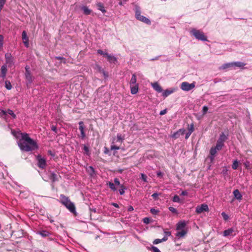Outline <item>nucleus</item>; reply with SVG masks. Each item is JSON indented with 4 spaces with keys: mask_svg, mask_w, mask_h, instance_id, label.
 <instances>
[{
    "mask_svg": "<svg viewBox=\"0 0 252 252\" xmlns=\"http://www.w3.org/2000/svg\"><path fill=\"white\" fill-rule=\"evenodd\" d=\"M18 145L21 150L26 152L33 151L38 148L36 142L30 138L27 133L22 134V140L20 141Z\"/></svg>",
    "mask_w": 252,
    "mask_h": 252,
    "instance_id": "obj_1",
    "label": "nucleus"
},
{
    "mask_svg": "<svg viewBox=\"0 0 252 252\" xmlns=\"http://www.w3.org/2000/svg\"><path fill=\"white\" fill-rule=\"evenodd\" d=\"M186 223L185 221H180L177 224L176 226L177 233H176V236L178 238H183L187 233V229L186 228Z\"/></svg>",
    "mask_w": 252,
    "mask_h": 252,
    "instance_id": "obj_2",
    "label": "nucleus"
},
{
    "mask_svg": "<svg viewBox=\"0 0 252 252\" xmlns=\"http://www.w3.org/2000/svg\"><path fill=\"white\" fill-rule=\"evenodd\" d=\"M61 202L64 205L70 212L72 213H75V207L74 204L70 201L68 197L63 194L60 195Z\"/></svg>",
    "mask_w": 252,
    "mask_h": 252,
    "instance_id": "obj_3",
    "label": "nucleus"
},
{
    "mask_svg": "<svg viewBox=\"0 0 252 252\" xmlns=\"http://www.w3.org/2000/svg\"><path fill=\"white\" fill-rule=\"evenodd\" d=\"M135 17L137 20L147 24L150 25L151 24V21L148 18L141 15L139 7H136L135 8Z\"/></svg>",
    "mask_w": 252,
    "mask_h": 252,
    "instance_id": "obj_4",
    "label": "nucleus"
},
{
    "mask_svg": "<svg viewBox=\"0 0 252 252\" xmlns=\"http://www.w3.org/2000/svg\"><path fill=\"white\" fill-rule=\"evenodd\" d=\"M191 32L197 39L202 41L207 40V37L205 36L203 32L193 29L191 31Z\"/></svg>",
    "mask_w": 252,
    "mask_h": 252,
    "instance_id": "obj_5",
    "label": "nucleus"
},
{
    "mask_svg": "<svg viewBox=\"0 0 252 252\" xmlns=\"http://www.w3.org/2000/svg\"><path fill=\"white\" fill-rule=\"evenodd\" d=\"M195 82L191 84L187 82H183L181 85V89L184 91H189L195 87Z\"/></svg>",
    "mask_w": 252,
    "mask_h": 252,
    "instance_id": "obj_6",
    "label": "nucleus"
},
{
    "mask_svg": "<svg viewBox=\"0 0 252 252\" xmlns=\"http://www.w3.org/2000/svg\"><path fill=\"white\" fill-rule=\"evenodd\" d=\"M36 159L38 161V166L42 169L45 168L46 166V161L45 158H42L40 155H38Z\"/></svg>",
    "mask_w": 252,
    "mask_h": 252,
    "instance_id": "obj_7",
    "label": "nucleus"
},
{
    "mask_svg": "<svg viewBox=\"0 0 252 252\" xmlns=\"http://www.w3.org/2000/svg\"><path fill=\"white\" fill-rule=\"evenodd\" d=\"M195 211L197 214H201L203 212H208L209 208L207 204H202L200 206H198L196 207Z\"/></svg>",
    "mask_w": 252,
    "mask_h": 252,
    "instance_id": "obj_8",
    "label": "nucleus"
},
{
    "mask_svg": "<svg viewBox=\"0 0 252 252\" xmlns=\"http://www.w3.org/2000/svg\"><path fill=\"white\" fill-rule=\"evenodd\" d=\"M7 114L11 116V117L13 119H15L16 118V115L10 109H8L7 110H1V111L0 112L1 116L5 120L6 119V117Z\"/></svg>",
    "mask_w": 252,
    "mask_h": 252,
    "instance_id": "obj_9",
    "label": "nucleus"
},
{
    "mask_svg": "<svg viewBox=\"0 0 252 252\" xmlns=\"http://www.w3.org/2000/svg\"><path fill=\"white\" fill-rule=\"evenodd\" d=\"M186 130L184 128L180 129L179 130L175 132L172 135L171 137L173 139L178 138L180 135H183L185 134Z\"/></svg>",
    "mask_w": 252,
    "mask_h": 252,
    "instance_id": "obj_10",
    "label": "nucleus"
},
{
    "mask_svg": "<svg viewBox=\"0 0 252 252\" xmlns=\"http://www.w3.org/2000/svg\"><path fill=\"white\" fill-rule=\"evenodd\" d=\"M22 38L23 40V43L26 47H28L29 46V38L27 36L26 32L24 31L22 33Z\"/></svg>",
    "mask_w": 252,
    "mask_h": 252,
    "instance_id": "obj_11",
    "label": "nucleus"
},
{
    "mask_svg": "<svg viewBox=\"0 0 252 252\" xmlns=\"http://www.w3.org/2000/svg\"><path fill=\"white\" fill-rule=\"evenodd\" d=\"M235 235L234 229L233 228H229L223 231V236L224 237L234 236Z\"/></svg>",
    "mask_w": 252,
    "mask_h": 252,
    "instance_id": "obj_12",
    "label": "nucleus"
},
{
    "mask_svg": "<svg viewBox=\"0 0 252 252\" xmlns=\"http://www.w3.org/2000/svg\"><path fill=\"white\" fill-rule=\"evenodd\" d=\"M5 57L6 63L9 66H10L13 64V59L12 56L10 54L7 53L5 54Z\"/></svg>",
    "mask_w": 252,
    "mask_h": 252,
    "instance_id": "obj_13",
    "label": "nucleus"
},
{
    "mask_svg": "<svg viewBox=\"0 0 252 252\" xmlns=\"http://www.w3.org/2000/svg\"><path fill=\"white\" fill-rule=\"evenodd\" d=\"M79 129L81 132V137L82 139H84L85 136V133L84 132V123L83 122L81 121L79 123Z\"/></svg>",
    "mask_w": 252,
    "mask_h": 252,
    "instance_id": "obj_14",
    "label": "nucleus"
},
{
    "mask_svg": "<svg viewBox=\"0 0 252 252\" xmlns=\"http://www.w3.org/2000/svg\"><path fill=\"white\" fill-rule=\"evenodd\" d=\"M25 76L27 85H29V84H31L33 80V77L32 75L31 72H25Z\"/></svg>",
    "mask_w": 252,
    "mask_h": 252,
    "instance_id": "obj_15",
    "label": "nucleus"
},
{
    "mask_svg": "<svg viewBox=\"0 0 252 252\" xmlns=\"http://www.w3.org/2000/svg\"><path fill=\"white\" fill-rule=\"evenodd\" d=\"M105 57L107 58V60L111 63H115L117 62V59L115 57L105 53Z\"/></svg>",
    "mask_w": 252,
    "mask_h": 252,
    "instance_id": "obj_16",
    "label": "nucleus"
},
{
    "mask_svg": "<svg viewBox=\"0 0 252 252\" xmlns=\"http://www.w3.org/2000/svg\"><path fill=\"white\" fill-rule=\"evenodd\" d=\"M80 8L85 15H89L92 12V10L86 6H81Z\"/></svg>",
    "mask_w": 252,
    "mask_h": 252,
    "instance_id": "obj_17",
    "label": "nucleus"
},
{
    "mask_svg": "<svg viewBox=\"0 0 252 252\" xmlns=\"http://www.w3.org/2000/svg\"><path fill=\"white\" fill-rule=\"evenodd\" d=\"M38 234L40 235L43 237H46L51 235V233L48 231L42 230L37 232Z\"/></svg>",
    "mask_w": 252,
    "mask_h": 252,
    "instance_id": "obj_18",
    "label": "nucleus"
},
{
    "mask_svg": "<svg viewBox=\"0 0 252 252\" xmlns=\"http://www.w3.org/2000/svg\"><path fill=\"white\" fill-rule=\"evenodd\" d=\"M130 92L132 94H136L138 91V85L130 86Z\"/></svg>",
    "mask_w": 252,
    "mask_h": 252,
    "instance_id": "obj_19",
    "label": "nucleus"
},
{
    "mask_svg": "<svg viewBox=\"0 0 252 252\" xmlns=\"http://www.w3.org/2000/svg\"><path fill=\"white\" fill-rule=\"evenodd\" d=\"M153 88L158 92L160 93L162 91V89L158 83H154L152 84Z\"/></svg>",
    "mask_w": 252,
    "mask_h": 252,
    "instance_id": "obj_20",
    "label": "nucleus"
},
{
    "mask_svg": "<svg viewBox=\"0 0 252 252\" xmlns=\"http://www.w3.org/2000/svg\"><path fill=\"white\" fill-rule=\"evenodd\" d=\"M233 194L237 199L239 200L242 199V196L238 189L234 190L233 191Z\"/></svg>",
    "mask_w": 252,
    "mask_h": 252,
    "instance_id": "obj_21",
    "label": "nucleus"
},
{
    "mask_svg": "<svg viewBox=\"0 0 252 252\" xmlns=\"http://www.w3.org/2000/svg\"><path fill=\"white\" fill-rule=\"evenodd\" d=\"M1 76L2 78L3 79L5 78L6 76V74L7 72V68L6 65H3L1 67Z\"/></svg>",
    "mask_w": 252,
    "mask_h": 252,
    "instance_id": "obj_22",
    "label": "nucleus"
},
{
    "mask_svg": "<svg viewBox=\"0 0 252 252\" xmlns=\"http://www.w3.org/2000/svg\"><path fill=\"white\" fill-rule=\"evenodd\" d=\"M168 239V238L166 236H164V237L162 239H156L153 241V244L157 245L160 243H161L162 242H165L167 241Z\"/></svg>",
    "mask_w": 252,
    "mask_h": 252,
    "instance_id": "obj_23",
    "label": "nucleus"
},
{
    "mask_svg": "<svg viewBox=\"0 0 252 252\" xmlns=\"http://www.w3.org/2000/svg\"><path fill=\"white\" fill-rule=\"evenodd\" d=\"M96 5L98 9L101 11L102 13H105L106 12L104 7L103 4L102 3L99 2L97 3Z\"/></svg>",
    "mask_w": 252,
    "mask_h": 252,
    "instance_id": "obj_24",
    "label": "nucleus"
},
{
    "mask_svg": "<svg viewBox=\"0 0 252 252\" xmlns=\"http://www.w3.org/2000/svg\"><path fill=\"white\" fill-rule=\"evenodd\" d=\"M129 84H130V86L138 85L137 84H136V77L134 74H132V77L130 79Z\"/></svg>",
    "mask_w": 252,
    "mask_h": 252,
    "instance_id": "obj_25",
    "label": "nucleus"
},
{
    "mask_svg": "<svg viewBox=\"0 0 252 252\" xmlns=\"http://www.w3.org/2000/svg\"><path fill=\"white\" fill-rule=\"evenodd\" d=\"M227 139V136L223 133H222L220 135V136L219 138V139L218 140V141H219V142H221L222 143H224V142Z\"/></svg>",
    "mask_w": 252,
    "mask_h": 252,
    "instance_id": "obj_26",
    "label": "nucleus"
},
{
    "mask_svg": "<svg viewBox=\"0 0 252 252\" xmlns=\"http://www.w3.org/2000/svg\"><path fill=\"white\" fill-rule=\"evenodd\" d=\"M233 64V66H237L239 67H243L245 65V64L242 62H233L232 63Z\"/></svg>",
    "mask_w": 252,
    "mask_h": 252,
    "instance_id": "obj_27",
    "label": "nucleus"
},
{
    "mask_svg": "<svg viewBox=\"0 0 252 252\" xmlns=\"http://www.w3.org/2000/svg\"><path fill=\"white\" fill-rule=\"evenodd\" d=\"M217 151H218V150H217V149L216 148H215V147L211 148L210 153V155L212 156V157L211 158L212 160L214 158L213 157L215 155Z\"/></svg>",
    "mask_w": 252,
    "mask_h": 252,
    "instance_id": "obj_28",
    "label": "nucleus"
},
{
    "mask_svg": "<svg viewBox=\"0 0 252 252\" xmlns=\"http://www.w3.org/2000/svg\"><path fill=\"white\" fill-rule=\"evenodd\" d=\"M223 145V143L220 142L219 141H217L216 146L215 147L216 148L218 151H219L221 149Z\"/></svg>",
    "mask_w": 252,
    "mask_h": 252,
    "instance_id": "obj_29",
    "label": "nucleus"
},
{
    "mask_svg": "<svg viewBox=\"0 0 252 252\" xmlns=\"http://www.w3.org/2000/svg\"><path fill=\"white\" fill-rule=\"evenodd\" d=\"M49 179L52 181V182H55L57 180V175L54 173H51L49 176Z\"/></svg>",
    "mask_w": 252,
    "mask_h": 252,
    "instance_id": "obj_30",
    "label": "nucleus"
},
{
    "mask_svg": "<svg viewBox=\"0 0 252 252\" xmlns=\"http://www.w3.org/2000/svg\"><path fill=\"white\" fill-rule=\"evenodd\" d=\"M107 185H109L110 188L113 191H116L117 189L115 187V185L112 182H109L107 183Z\"/></svg>",
    "mask_w": 252,
    "mask_h": 252,
    "instance_id": "obj_31",
    "label": "nucleus"
},
{
    "mask_svg": "<svg viewBox=\"0 0 252 252\" xmlns=\"http://www.w3.org/2000/svg\"><path fill=\"white\" fill-rule=\"evenodd\" d=\"M233 67V64L232 63H225V64H223L221 66V67H220V68L226 69L227 68H229V67Z\"/></svg>",
    "mask_w": 252,
    "mask_h": 252,
    "instance_id": "obj_32",
    "label": "nucleus"
},
{
    "mask_svg": "<svg viewBox=\"0 0 252 252\" xmlns=\"http://www.w3.org/2000/svg\"><path fill=\"white\" fill-rule=\"evenodd\" d=\"M148 250L152 251L153 252H161L158 248L155 246H152L151 248H148Z\"/></svg>",
    "mask_w": 252,
    "mask_h": 252,
    "instance_id": "obj_33",
    "label": "nucleus"
},
{
    "mask_svg": "<svg viewBox=\"0 0 252 252\" xmlns=\"http://www.w3.org/2000/svg\"><path fill=\"white\" fill-rule=\"evenodd\" d=\"M5 87L7 90H11L12 88V86L11 83L8 81H6L5 82Z\"/></svg>",
    "mask_w": 252,
    "mask_h": 252,
    "instance_id": "obj_34",
    "label": "nucleus"
},
{
    "mask_svg": "<svg viewBox=\"0 0 252 252\" xmlns=\"http://www.w3.org/2000/svg\"><path fill=\"white\" fill-rule=\"evenodd\" d=\"M173 92V91H170L168 90H166L163 93V95L165 97H166L168 95H169V94H171Z\"/></svg>",
    "mask_w": 252,
    "mask_h": 252,
    "instance_id": "obj_35",
    "label": "nucleus"
},
{
    "mask_svg": "<svg viewBox=\"0 0 252 252\" xmlns=\"http://www.w3.org/2000/svg\"><path fill=\"white\" fill-rule=\"evenodd\" d=\"M120 188V189H119V192L120 194L123 195L125 193L126 188L125 187L124 185H121Z\"/></svg>",
    "mask_w": 252,
    "mask_h": 252,
    "instance_id": "obj_36",
    "label": "nucleus"
},
{
    "mask_svg": "<svg viewBox=\"0 0 252 252\" xmlns=\"http://www.w3.org/2000/svg\"><path fill=\"white\" fill-rule=\"evenodd\" d=\"M239 165V162L237 160L234 161L232 167L233 169L236 170L237 169Z\"/></svg>",
    "mask_w": 252,
    "mask_h": 252,
    "instance_id": "obj_37",
    "label": "nucleus"
},
{
    "mask_svg": "<svg viewBox=\"0 0 252 252\" xmlns=\"http://www.w3.org/2000/svg\"><path fill=\"white\" fill-rule=\"evenodd\" d=\"M3 44V36L0 34V50L2 48Z\"/></svg>",
    "mask_w": 252,
    "mask_h": 252,
    "instance_id": "obj_38",
    "label": "nucleus"
},
{
    "mask_svg": "<svg viewBox=\"0 0 252 252\" xmlns=\"http://www.w3.org/2000/svg\"><path fill=\"white\" fill-rule=\"evenodd\" d=\"M117 141H119L121 142H122L124 140V137L122 136L121 134H118L117 135Z\"/></svg>",
    "mask_w": 252,
    "mask_h": 252,
    "instance_id": "obj_39",
    "label": "nucleus"
},
{
    "mask_svg": "<svg viewBox=\"0 0 252 252\" xmlns=\"http://www.w3.org/2000/svg\"><path fill=\"white\" fill-rule=\"evenodd\" d=\"M193 130H194V126H193V124H192L189 126L188 132L192 133V132L193 131Z\"/></svg>",
    "mask_w": 252,
    "mask_h": 252,
    "instance_id": "obj_40",
    "label": "nucleus"
},
{
    "mask_svg": "<svg viewBox=\"0 0 252 252\" xmlns=\"http://www.w3.org/2000/svg\"><path fill=\"white\" fill-rule=\"evenodd\" d=\"M180 201V197L177 195H176L174 196L173 198V201L175 202H179Z\"/></svg>",
    "mask_w": 252,
    "mask_h": 252,
    "instance_id": "obj_41",
    "label": "nucleus"
},
{
    "mask_svg": "<svg viewBox=\"0 0 252 252\" xmlns=\"http://www.w3.org/2000/svg\"><path fill=\"white\" fill-rule=\"evenodd\" d=\"M114 184L115 185H117L118 186H119L120 187L121 185H122L121 184H120V181L118 179V178H115L114 179Z\"/></svg>",
    "mask_w": 252,
    "mask_h": 252,
    "instance_id": "obj_42",
    "label": "nucleus"
},
{
    "mask_svg": "<svg viewBox=\"0 0 252 252\" xmlns=\"http://www.w3.org/2000/svg\"><path fill=\"white\" fill-rule=\"evenodd\" d=\"M221 215L224 220H226L228 219V216L225 213L222 212L221 213Z\"/></svg>",
    "mask_w": 252,
    "mask_h": 252,
    "instance_id": "obj_43",
    "label": "nucleus"
},
{
    "mask_svg": "<svg viewBox=\"0 0 252 252\" xmlns=\"http://www.w3.org/2000/svg\"><path fill=\"white\" fill-rule=\"evenodd\" d=\"M95 69L99 72H101V71H103V69H102V68L101 66L98 65V64H96L95 66Z\"/></svg>",
    "mask_w": 252,
    "mask_h": 252,
    "instance_id": "obj_44",
    "label": "nucleus"
},
{
    "mask_svg": "<svg viewBox=\"0 0 252 252\" xmlns=\"http://www.w3.org/2000/svg\"><path fill=\"white\" fill-rule=\"evenodd\" d=\"M141 179L145 182H147V176L145 174L141 173Z\"/></svg>",
    "mask_w": 252,
    "mask_h": 252,
    "instance_id": "obj_45",
    "label": "nucleus"
},
{
    "mask_svg": "<svg viewBox=\"0 0 252 252\" xmlns=\"http://www.w3.org/2000/svg\"><path fill=\"white\" fill-rule=\"evenodd\" d=\"M208 110V108L207 106H203V110H202L203 114V115L205 114L206 113V112H207Z\"/></svg>",
    "mask_w": 252,
    "mask_h": 252,
    "instance_id": "obj_46",
    "label": "nucleus"
},
{
    "mask_svg": "<svg viewBox=\"0 0 252 252\" xmlns=\"http://www.w3.org/2000/svg\"><path fill=\"white\" fill-rule=\"evenodd\" d=\"M120 149V147L119 146H117L116 145H111V150H119Z\"/></svg>",
    "mask_w": 252,
    "mask_h": 252,
    "instance_id": "obj_47",
    "label": "nucleus"
},
{
    "mask_svg": "<svg viewBox=\"0 0 252 252\" xmlns=\"http://www.w3.org/2000/svg\"><path fill=\"white\" fill-rule=\"evenodd\" d=\"M244 165L247 168H249L250 166V162L249 161H246L244 163Z\"/></svg>",
    "mask_w": 252,
    "mask_h": 252,
    "instance_id": "obj_48",
    "label": "nucleus"
},
{
    "mask_svg": "<svg viewBox=\"0 0 252 252\" xmlns=\"http://www.w3.org/2000/svg\"><path fill=\"white\" fill-rule=\"evenodd\" d=\"M5 0H0V8L2 9L5 3Z\"/></svg>",
    "mask_w": 252,
    "mask_h": 252,
    "instance_id": "obj_49",
    "label": "nucleus"
},
{
    "mask_svg": "<svg viewBox=\"0 0 252 252\" xmlns=\"http://www.w3.org/2000/svg\"><path fill=\"white\" fill-rule=\"evenodd\" d=\"M143 222L145 223H146V224H148L150 222V220H149V218H145L143 219Z\"/></svg>",
    "mask_w": 252,
    "mask_h": 252,
    "instance_id": "obj_50",
    "label": "nucleus"
},
{
    "mask_svg": "<svg viewBox=\"0 0 252 252\" xmlns=\"http://www.w3.org/2000/svg\"><path fill=\"white\" fill-rule=\"evenodd\" d=\"M97 53L105 56V54L106 53H104L102 50L99 49V50H97Z\"/></svg>",
    "mask_w": 252,
    "mask_h": 252,
    "instance_id": "obj_51",
    "label": "nucleus"
},
{
    "mask_svg": "<svg viewBox=\"0 0 252 252\" xmlns=\"http://www.w3.org/2000/svg\"><path fill=\"white\" fill-rule=\"evenodd\" d=\"M169 209L170 211H171L173 213H176L177 212V210L175 208L172 207H169Z\"/></svg>",
    "mask_w": 252,
    "mask_h": 252,
    "instance_id": "obj_52",
    "label": "nucleus"
},
{
    "mask_svg": "<svg viewBox=\"0 0 252 252\" xmlns=\"http://www.w3.org/2000/svg\"><path fill=\"white\" fill-rule=\"evenodd\" d=\"M151 212L153 214H156L158 212V210L155 209H151Z\"/></svg>",
    "mask_w": 252,
    "mask_h": 252,
    "instance_id": "obj_53",
    "label": "nucleus"
},
{
    "mask_svg": "<svg viewBox=\"0 0 252 252\" xmlns=\"http://www.w3.org/2000/svg\"><path fill=\"white\" fill-rule=\"evenodd\" d=\"M83 149L85 151V152L86 153V154H88V153H89V148L86 146H84Z\"/></svg>",
    "mask_w": 252,
    "mask_h": 252,
    "instance_id": "obj_54",
    "label": "nucleus"
},
{
    "mask_svg": "<svg viewBox=\"0 0 252 252\" xmlns=\"http://www.w3.org/2000/svg\"><path fill=\"white\" fill-rule=\"evenodd\" d=\"M166 112H167V111L166 109L163 110L160 112L159 114L160 115H163L166 113Z\"/></svg>",
    "mask_w": 252,
    "mask_h": 252,
    "instance_id": "obj_55",
    "label": "nucleus"
},
{
    "mask_svg": "<svg viewBox=\"0 0 252 252\" xmlns=\"http://www.w3.org/2000/svg\"><path fill=\"white\" fill-rule=\"evenodd\" d=\"M126 0H121L119 1V4L120 5H123L124 4H125L126 2Z\"/></svg>",
    "mask_w": 252,
    "mask_h": 252,
    "instance_id": "obj_56",
    "label": "nucleus"
},
{
    "mask_svg": "<svg viewBox=\"0 0 252 252\" xmlns=\"http://www.w3.org/2000/svg\"><path fill=\"white\" fill-rule=\"evenodd\" d=\"M164 233L165 234V236H166L168 237V236H169L171 235V232L170 231H164Z\"/></svg>",
    "mask_w": 252,
    "mask_h": 252,
    "instance_id": "obj_57",
    "label": "nucleus"
},
{
    "mask_svg": "<svg viewBox=\"0 0 252 252\" xmlns=\"http://www.w3.org/2000/svg\"><path fill=\"white\" fill-rule=\"evenodd\" d=\"M158 196V194L157 193H153L152 195V196L153 197V198L154 199H156Z\"/></svg>",
    "mask_w": 252,
    "mask_h": 252,
    "instance_id": "obj_58",
    "label": "nucleus"
},
{
    "mask_svg": "<svg viewBox=\"0 0 252 252\" xmlns=\"http://www.w3.org/2000/svg\"><path fill=\"white\" fill-rule=\"evenodd\" d=\"M51 129L57 133V127L55 126H51Z\"/></svg>",
    "mask_w": 252,
    "mask_h": 252,
    "instance_id": "obj_59",
    "label": "nucleus"
},
{
    "mask_svg": "<svg viewBox=\"0 0 252 252\" xmlns=\"http://www.w3.org/2000/svg\"><path fill=\"white\" fill-rule=\"evenodd\" d=\"M25 69H26V72L30 73V67L29 66H28V65L26 66Z\"/></svg>",
    "mask_w": 252,
    "mask_h": 252,
    "instance_id": "obj_60",
    "label": "nucleus"
},
{
    "mask_svg": "<svg viewBox=\"0 0 252 252\" xmlns=\"http://www.w3.org/2000/svg\"><path fill=\"white\" fill-rule=\"evenodd\" d=\"M191 134V133H190V132H188L186 133V134L185 138H186V139H188V138H189V136L190 135V134Z\"/></svg>",
    "mask_w": 252,
    "mask_h": 252,
    "instance_id": "obj_61",
    "label": "nucleus"
},
{
    "mask_svg": "<svg viewBox=\"0 0 252 252\" xmlns=\"http://www.w3.org/2000/svg\"><path fill=\"white\" fill-rule=\"evenodd\" d=\"M127 210H128V211H133V207H132V206H129L128 207V209H127Z\"/></svg>",
    "mask_w": 252,
    "mask_h": 252,
    "instance_id": "obj_62",
    "label": "nucleus"
},
{
    "mask_svg": "<svg viewBox=\"0 0 252 252\" xmlns=\"http://www.w3.org/2000/svg\"><path fill=\"white\" fill-rule=\"evenodd\" d=\"M188 194V192L186 191H183L181 193V195H187Z\"/></svg>",
    "mask_w": 252,
    "mask_h": 252,
    "instance_id": "obj_63",
    "label": "nucleus"
},
{
    "mask_svg": "<svg viewBox=\"0 0 252 252\" xmlns=\"http://www.w3.org/2000/svg\"><path fill=\"white\" fill-rule=\"evenodd\" d=\"M157 176H158V177H162V173L161 172H158V173H157Z\"/></svg>",
    "mask_w": 252,
    "mask_h": 252,
    "instance_id": "obj_64",
    "label": "nucleus"
}]
</instances>
